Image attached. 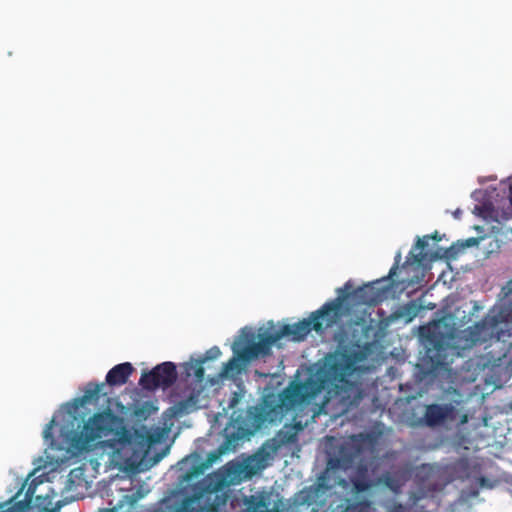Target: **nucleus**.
<instances>
[{
	"label": "nucleus",
	"mask_w": 512,
	"mask_h": 512,
	"mask_svg": "<svg viewBox=\"0 0 512 512\" xmlns=\"http://www.w3.org/2000/svg\"><path fill=\"white\" fill-rule=\"evenodd\" d=\"M501 307H493L486 316L473 326L464 329L449 327L439 320L419 328V335L425 352L420 358L421 365L429 372L445 366L450 356L464 357L474 347L495 344L498 350L486 353L484 365L500 366L503 360L512 362V343L509 346L501 338L512 324V295Z\"/></svg>",
	"instance_id": "1"
},
{
	"label": "nucleus",
	"mask_w": 512,
	"mask_h": 512,
	"mask_svg": "<svg viewBox=\"0 0 512 512\" xmlns=\"http://www.w3.org/2000/svg\"><path fill=\"white\" fill-rule=\"evenodd\" d=\"M111 434L114 435L112 440L121 446L131 445L135 440L141 448H150L159 440L158 435L146 431L144 427L131 433L122 425V419L108 408L90 417L81 430L71 431L69 445L77 452L90 451L100 439Z\"/></svg>",
	"instance_id": "2"
},
{
	"label": "nucleus",
	"mask_w": 512,
	"mask_h": 512,
	"mask_svg": "<svg viewBox=\"0 0 512 512\" xmlns=\"http://www.w3.org/2000/svg\"><path fill=\"white\" fill-rule=\"evenodd\" d=\"M312 330L320 333L321 324L318 321H314L310 315L309 318L303 319L295 324L283 325L278 331H265L258 335L259 340L257 342H248L242 348L236 347L235 344L233 346L234 356L223 364L219 376L227 378L234 373H239L241 371L239 362L247 364L254 359L269 355L272 346L284 336H291L295 341H302Z\"/></svg>",
	"instance_id": "3"
},
{
	"label": "nucleus",
	"mask_w": 512,
	"mask_h": 512,
	"mask_svg": "<svg viewBox=\"0 0 512 512\" xmlns=\"http://www.w3.org/2000/svg\"><path fill=\"white\" fill-rule=\"evenodd\" d=\"M321 386L315 381L296 382L285 388L278 396H269L263 404L254 408L252 424L256 429L266 423L281 422L283 417L298 406L309 404V398Z\"/></svg>",
	"instance_id": "4"
},
{
	"label": "nucleus",
	"mask_w": 512,
	"mask_h": 512,
	"mask_svg": "<svg viewBox=\"0 0 512 512\" xmlns=\"http://www.w3.org/2000/svg\"><path fill=\"white\" fill-rule=\"evenodd\" d=\"M362 360L358 351H343L330 354L326 357L322 370L316 375H310L304 382L315 381L321 387L310 398L309 404L323 390L329 388V384L347 383V378L357 370V363Z\"/></svg>",
	"instance_id": "5"
},
{
	"label": "nucleus",
	"mask_w": 512,
	"mask_h": 512,
	"mask_svg": "<svg viewBox=\"0 0 512 512\" xmlns=\"http://www.w3.org/2000/svg\"><path fill=\"white\" fill-rule=\"evenodd\" d=\"M351 287L350 282L345 283L344 287L338 289L339 295L336 298L311 313L313 320L321 324V332L334 327L348 314L349 309L345 306V301L349 297Z\"/></svg>",
	"instance_id": "6"
},
{
	"label": "nucleus",
	"mask_w": 512,
	"mask_h": 512,
	"mask_svg": "<svg viewBox=\"0 0 512 512\" xmlns=\"http://www.w3.org/2000/svg\"><path fill=\"white\" fill-rule=\"evenodd\" d=\"M176 380V365L173 362H163L155 366L151 371L143 373L139 384L145 390L154 391L159 387L169 388Z\"/></svg>",
	"instance_id": "7"
},
{
	"label": "nucleus",
	"mask_w": 512,
	"mask_h": 512,
	"mask_svg": "<svg viewBox=\"0 0 512 512\" xmlns=\"http://www.w3.org/2000/svg\"><path fill=\"white\" fill-rule=\"evenodd\" d=\"M363 439V434L354 435L351 438V443H345L341 445L338 450V455L331 457L328 460V468L343 470L351 468L363 452L361 445V441Z\"/></svg>",
	"instance_id": "8"
},
{
	"label": "nucleus",
	"mask_w": 512,
	"mask_h": 512,
	"mask_svg": "<svg viewBox=\"0 0 512 512\" xmlns=\"http://www.w3.org/2000/svg\"><path fill=\"white\" fill-rule=\"evenodd\" d=\"M456 414V408L451 403L429 404L425 408L423 421L428 427H436L447 420H455Z\"/></svg>",
	"instance_id": "9"
},
{
	"label": "nucleus",
	"mask_w": 512,
	"mask_h": 512,
	"mask_svg": "<svg viewBox=\"0 0 512 512\" xmlns=\"http://www.w3.org/2000/svg\"><path fill=\"white\" fill-rule=\"evenodd\" d=\"M381 280L365 284L353 292L354 300L359 304L374 306L387 298L388 288H380Z\"/></svg>",
	"instance_id": "10"
},
{
	"label": "nucleus",
	"mask_w": 512,
	"mask_h": 512,
	"mask_svg": "<svg viewBox=\"0 0 512 512\" xmlns=\"http://www.w3.org/2000/svg\"><path fill=\"white\" fill-rule=\"evenodd\" d=\"M133 371L134 368L129 362L117 364L108 371L106 375V383L110 386L124 385Z\"/></svg>",
	"instance_id": "11"
},
{
	"label": "nucleus",
	"mask_w": 512,
	"mask_h": 512,
	"mask_svg": "<svg viewBox=\"0 0 512 512\" xmlns=\"http://www.w3.org/2000/svg\"><path fill=\"white\" fill-rule=\"evenodd\" d=\"M103 386H104L103 383L102 384H97V383H93V382L88 383L84 390V394L81 397L76 398L74 400L75 408L84 406L87 403L97 402L100 397V393L102 391Z\"/></svg>",
	"instance_id": "12"
},
{
	"label": "nucleus",
	"mask_w": 512,
	"mask_h": 512,
	"mask_svg": "<svg viewBox=\"0 0 512 512\" xmlns=\"http://www.w3.org/2000/svg\"><path fill=\"white\" fill-rule=\"evenodd\" d=\"M245 512H268L267 504L262 497L249 496L244 499Z\"/></svg>",
	"instance_id": "13"
},
{
	"label": "nucleus",
	"mask_w": 512,
	"mask_h": 512,
	"mask_svg": "<svg viewBox=\"0 0 512 512\" xmlns=\"http://www.w3.org/2000/svg\"><path fill=\"white\" fill-rule=\"evenodd\" d=\"M430 238H432L434 240H440L437 232H435L432 236L425 235L423 238L417 239L416 248L421 250L419 253L413 255L414 261L417 264H422L423 261L427 260V253L424 252L423 250L428 246V240Z\"/></svg>",
	"instance_id": "14"
},
{
	"label": "nucleus",
	"mask_w": 512,
	"mask_h": 512,
	"mask_svg": "<svg viewBox=\"0 0 512 512\" xmlns=\"http://www.w3.org/2000/svg\"><path fill=\"white\" fill-rule=\"evenodd\" d=\"M371 507V502L367 499L354 501L345 499V506L341 512H368Z\"/></svg>",
	"instance_id": "15"
},
{
	"label": "nucleus",
	"mask_w": 512,
	"mask_h": 512,
	"mask_svg": "<svg viewBox=\"0 0 512 512\" xmlns=\"http://www.w3.org/2000/svg\"><path fill=\"white\" fill-rule=\"evenodd\" d=\"M39 483L40 482H38L36 478L29 483L27 490L25 492L24 499L16 502V506H18L20 510L25 511L26 509L30 508L36 487Z\"/></svg>",
	"instance_id": "16"
},
{
	"label": "nucleus",
	"mask_w": 512,
	"mask_h": 512,
	"mask_svg": "<svg viewBox=\"0 0 512 512\" xmlns=\"http://www.w3.org/2000/svg\"><path fill=\"white\" fill-rule=\"evenodd\" d=\"M204 360L198 359L195 363H188L186 365V372L188 375H194L198 382H202L205 376V370L203 367Z\"/></svg>",
	"instance_id": "17"
},
{
	"label": "nucleus",
	"mask_w": 512,
	"mask_h": 512,
	"mask_svg": "<svg viewBox=\"0 0 512 512\" xmlns=\"http://www.w3.org/2000/svg\"><path fill=\"white\" fill-rule=\"evenodd\" d=\"M351 482L353 484V490L357 494L368 491L373 485L368 477H353Z\"/></svg>",
	"instance_id": "18"
},
{
	"label": "nucleus",
	"mask_w": 512,
	"mask_h": 512,
	"mask_svg": "<svg viewBox=\"0 0 512 512\" xmlns=\"http://www.w3.org/2000/svg\"><path fill=\"white\" fill-rule=\"evenodd\" d=\"M380 481L387 487H389L391 490H397L399 485L397 480L391 476L389 473L383 474L380 478Z\"/></svg>",
	"instance_id": "19"
},
{
	"label": "nucleus",
	"mask_w": 512,
	"mask_h": 512,
	"mask_svg": "<svg viewBox=\"0 0 512 512\" xmlns=\"http://www.w3.org/2000/svg\"><path fill=\"white\" fill-rule=\"evenodd\" d=\"M220 355H221V351H220L219 347L213 346L205 352L204 356L202 358H200V360H204V363H205L208 360H215V359L219 358Z\"/></svg>",
	"instance_id": "20"
},
{
	"label": "nucleus",
	"mask_w": 512,
	"mask_h": 512,
	"mask_svg": "<svg viewBox=\"0 0 512 512\" xmlns=\"http://www.w3.org/2000/svg\"><path fill=\"white\" fill-rule=\"evenodd\" d=\"M406 511H407V509L403 504L393 502L387 506L386 512H406Z\"/></svg>",
	"instance_id": "21"
},
{
	"label": "nucleus",
	"mask_w": 512,
	"mask_h": 512,
	"mask_svg": "<svg viewBox=\"0 0 512 512\" xmlns=\"http://www.w3.org/2000/svg\"><path fill=\"white\" fill-rule=\"evenodd\" d=\"M55 424V419L53 418L45 427L44 431H43V437L48 440V439H53V435H52V428Z\"/></svg>",
	"instance_id": "22"
},
{
	"label": "nucleus",
	"mask_w": 512,
	"mask_h": 512,
	"mask_svg": "<svg viewBox=\"0 0 512 512\" xmlns=\"http://www.w3.org/2000/svg\"><path fill=\"white\" fill-rule=\"evenodd\" d=\"M174 512H196L195 509L191 506L189 501H184L183 504L177 508Z\"/></svg>",
	"instance_id": "23"
},
{
	"label": "nucleus",
	"mask_w": 512,
	"mask_h": 512,
	"mask_svg": "<svg viewBox=\"0 0 512 512\" xmlns=\"http://www.w3.org/2000/svg\"><path fill=\"white\" fill-rule=\"evenodd\" d=\"M355 477H368V468L366 464H359L357 466V474Z\"/></svg>",
	"instance_id": "24"
},
{
	"label": "nucleus",
	"mask_w": 512,
	"mask_h": 512,
	"mask_svg": "<svg viewBox=\"0 0 512 512\" xmlns=\"http://www.w3.org/2000/svg\"><path fill=\"white\" fill-rule=\"evenodd\" d=\"M211 480H212L211 476H208L205 479V482L209 481V483L206 485V489L211 490V491H216L219 488L221 483L218 482L215 485H212Z\"/></svg>",
	"instance_id": "25"
},
{
	"label": "nucleus",
	"mask_w": 512,
	"mask_h": 512,
	"mask_svg": "<svg viewBox=\"0 0 512 512\" xmlns=\"http://www.w3.org/2000/svg\"><path fill=\"white\" fill-rule=\"evenodd\" d=\"M478 243H479V239H478V238L471 237V238H468V239L465 241L464 246H465V247H472V246L477 245Z\"/></svg>",
	"instance_id": "26"
},
{
	"label": "nucleus",
	"mask_w": 512,
	"mask_h": 512,
	"mask_svg": "<svg viewBox=\"0 0 512 512\" xmlns=\"http://www.w3.org/2000/svg\"><path fill=\"white\" fill-rule=\"evenodd\" d=\"M502 291L504 292L505 297L512 295V280L509 281L505 287H503Z\"/></svg>",
	"instance_id": "27"
},
{
	"label": "nucleus",
	"mask_w": 512,
	"mask_h": 512,
	"mask_svg": "<svg viewBox=\"0 0 512 512\" xmlns=\"http://www.w3.org/2000/svg\"><path fill=\"white\" fill-rule=\"evenodd\" d=\"M0 512H23V510H20V508L16 506L15 503L13 506L8 507L7 509H0Z\"/></svg>",
	"instance_id": "28"
},
{
	"label": "nucleus",
	"mask_w": 512,
	"mask_h": 512,
	"mask_svg": "<svg viewBox=\"0 0 512 512\" xmlns=\"http://www.w3.org/2000/svg\"><path fill=\"white\" fill-rule=\"evenodd\" d=\"M337 483H338V485L342 486L343 488H346L348 485V482L343 478L339 479V481Z\"/></svg>",
	"instance_id": "29"
},
{
	"label": "nucleus",
	"mask_w": 512,
	"mask_h": 512,
	"mask_svg": "<svg viewBox=\"0 0 512 512\" xmlns=\"http://www.w3.org/2000/svg\"><path fill=\"white\" fill-rule=\"evenodd\" d=\"M396 270H397V264H395L389 271V277H392L393 275H395L396 273Z\"/></svg>",
	"instance_id": "30"
},
{
	"label": "nucleus",
	"mask_w": 512,
	"mask_h": 512,
	"mask_svg": "<svg viewBox=\"0 0 512 512\" xmlns=\"http://www.w3.org/2000/svg\"><path fill=\"white\" fill-rule=\"evenodd\" d=\"M478 480H479V483H480V485H481V486H484V485H485V483H486V481H487V480H486V478H485V477H483V476L479 477V479H478Z\"/></svg>",
	"instance_id": "31"
},
{
	"label": "nucleus",
	"mask_w": 512,
	"mask_h": 512,
	"mask_svg": "<svg viewBox=\"0 0 512 512\" xmlns=\"http://www.w3.org/2000/svg\"><path fill=\"white\" fill-rule=\"evenodd\" d=\"M461 213H462V212L458 209V210H456V211L454 212V216H455L456 218H459V217H460V215H461Z\"/></svg>",
	"instance_id": "32"
},
{
	"label": "nucleus",
	"mask_w": 512,
	"mask_h": 512,
	"mask_svg": "<svg viewBox=\"0 0 512 512\" xmlns=\"http://www.w3.org/2000/svg\"><path fill=\"white\" fill-rule=\"evenodd\" d=\"M461 466H463L464 468H467L469 466V463L468 461H464L461 463Z\"/></svg>",
	"instance_id": "33"
},
{
	"label": "nucleus",
	"mask_w": 512,
	"mask_h": 512,
	"mask_svg": "<svg viewBox=\"0 0 512 512\" xmlns=\"http://www.w3.org/2000/svg\"><path fill=\"white\" fill-rule=\"evenodd\" d=\"M476 209L481 210L483 213H485L487 210V208L485 206H483L482 208L476 207Z\"/></svg>",
	"instance_id": "34"
},
{
	"label": "nucleus",
	"mask_w": 512,
	"mask_h": 512,
	"mask_svg": "<svg viewBox=\"0 0 512 512\" xmlns=\"http://www.w3.org/2000/svg\"><path fill=\"white\" fill-rule=\"evenodd\" d=\"M439 256L437 253H435L430 259H437Z\"/></svg>",
	"instance_id": "35"
},
{
	"label": "nucleus",
	"mask_w": 512,
	"mask_h": 512,
	"mask_svg": "<svg viewBox=\"0 0 512 512\" xmlns=\"http://www.w3.org/2000/svg\"><path fill=\"white\" fill-rule=\"evenodd\" d=\"M293 437H294V436H293V435H291V436H290V437H288L286 440H287V441H292V438H293Z\"/></svg>",
	"instance_id": "36"
}]
</instances>
